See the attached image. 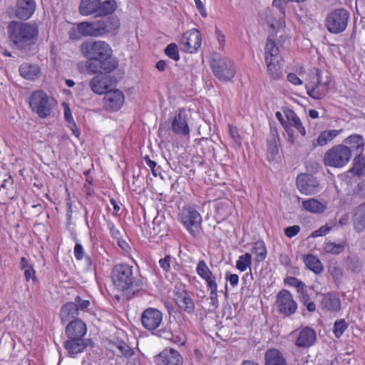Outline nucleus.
Instances as JSON below:
<instances>
[{
    "label": "nucleus",
    "mask_w": 365,
    "mask_h": 365,
    "mask_svg": "<svg viewBox=\"0 0 365 365\" xmlns=\"http://www.w3.org/2000/svg\"><path fill=\"white\" fill-rule=\"evenodd\" d=\"M82 56L87 59L86 68L90 73H109L118 66L110 45L103 41L87 40L80 45Z\"/></svg>",
    "instance_id": "1"
},
{
    "label": "nucleus",
    "mask_w": 365,
    "mask_h": 365,
    "mask_svg": "<svg viewBox=\"0 0 365 365\" xmlns=\"http://www.w3.org/2000/svg\"><path fill=\"white\" fill-rule=\"evenodd\" d=\"M38 34V26L36 22L11 21L7 26L10 46L24 55H28L34 51Z\"/></svg>",
    "instance_id": "2"
},
{
    "label": "nucleus",
    "mask_w": 365,
    "mask_h": 365,
    "mask_svg": "<svg viewBox=\"0 0 365 365\" xmlns=\"http://www.w3.org/2000/svg\"><path fill=\"white\" fill-rule=\"evenodd\" d=\"M111 279L114 287L125 292L128 299L134 297L143 288L142 277L134 273L133 267L128 264H118L111 272Z\"/></svg>",
    "instance_id": "3"
},
{
    "label": "nucleus",
    "mask_w": 365,
    "mask_h": 365,
    "mask_svg": "<svg viewBox=\"0 0 365 365\" xmlns=\"http://www.w3.org/2000/svg\"><path fill=\"white\" fill-rule=\"evenodd\" d=\"M29 107L41 118L51 115L57 103L53 98L49 97L43 90L34 91L29 98Z\"/></svg>",
    "instance_id": "4"
},
{
    "label": "nucleus",
    "mask_w": 365,
    "mask_h": 365,
    "mask_svg": "<svg viewBox=\"0 0 365 365\" xmlns=\"http://www.w3.org/2000/svg\"><path fill=\"white\" fill-rule=\"evenodd\" d=\"M215 76L220 81L226 82L234 78L236 69L234 62L219 53H214L210 60Z\"/></svg>",
    "instance_id": "5"
},
{
    "label": "nucleus",
    "mask_w": 365,
    "mask_h": 365,
    "mask_svg": "<svg viewBox=\"0 0 365 365\" xmlns=\"http://www.w3.org/2000/svg\"><path fill=\"white\" fill-rule=\"evenodd\" d=\"M351 150L345 145H337L328 150L324 156V163L326 166L342 168L351 158Z\"/></svg>",
    "instance_id": "6"
},
{
    "label": "nucleus",
    "mask_w": 365,
    "mask_h": 365,
    "mask_svg": "<svg viewBox=\"0 0 365 365\" xmlns=\"http://www.w3.org/2000/svg\"><path fill=\"white\" fill-rule=\"evenodd\" d=\"M350 14L345 9H336L329 13L326 18V27L331 34L344 31L348 24Z\"/></svg>",
    "instance_id": "7"
},
{
    "label": "nucleus",
    "mask_w": 365,
    "mask_h": 365,
    "mask_svg": "<svg viewBox=\"0 0 365 365\" xmlns=\"http://www.w3.org/2000/svg\"><path fill=\"white\" fill-rule=\"evenodd\" d=\"M179 217L192 236L196 237L199 234L202 217L195 209L190 206L183 207L179 214Z\"/></svg>",
    "instance_id": "8"
},
{
    "label": "nucleus",
    "mask_w": 365,
    "mask_h": 365,
    "mask_svg": "<svg viewBox=\"0 0 365 365\" xmlns=\"http://www.w3.org/2000/svg\"><path fill=\"white\" fill-rule=\"evenodd\" d=\"M316 71V81L309 82L306 84L305 87L309 96L313 99L320 100L322 99L329 91V81L327 80L323 82L322 80V71L317 69Z\"/></svg>",
    "instance_id": "9"
},
{
    "label": "nucleus",
    "mask_w": 365,
    "mask_h": 365,
    "mask_svg": "<svg viewBox=\"0 0 365 365\" xmlns=\"http://www.w3.org/2000/svg\"><path fill=\"white\" fill-rule=\"evenodd\" d=\"M296 185L299 190L307 195H314L321 190L319 180L312 174H299L297 177Z\"/></svg>",
    "instance_id": "10"
},
{
    "label": "nucleus",
    "mask_w": 365,
    "mask_h": 365,
    "mask_svg": "<svg viewBox=\"0 0 365 365\" xmlns=\"http://www.w3.org/2000/svg\"><path fill=\"white\" fill-rule=\"evenodd\" d=\"M276 303L278 312L285 316L292 315L297 309V304L292 294L287 289H282L278 292Z\"/></svg>",
    "instance_id": "11"
},
{
    "label": "nucleus",
    "mask_w": 365,
    "mask_h": 365,
    "mask_svg": "<svg viewBox=\"0 0 365 365\" xmlns=\"http://www.w3.org/2000/svg\"><path fill=\"white\" fill-rule=\"evenodd\" d=\"M140 321L145 329L153 333L162 323L163 313L155 308H147L143 312Z\"/></svg>",
    "instance_id": "12"
},
{
    "label": "nucleus",
    "mask_w": 365,
    "mask_h": 365,
    "mask_svg": "<svg viewBox=\"0 0 365 365\" xmlns=\"http://www.w3.org/2000/svg\"><path fill=\"white\" fill-rule=\"evenodd\" d=\"M156 365H182L183 358L174 349H165L154 358Z\"/></svg>",
    "instance_id": "13"
},
{
    "label": "nucleus",
    "mask_w": 365,
    "mask_h": 365,
    "mask_svg": "<svg viewBox=\"0 0 365 365\" xmlns=\"http://www.w3.org/2000/svg\"><path fill=\"white\" fill-rule=\"evenodd\" d=\"M201 41L200 33L198 30L193 29L183 34L180 43L182 46L181 49L183 51L193 53L200 47Z\"/></svg>",
    "instance_id": "14"
},
{
    "label": "nucleus",
    "mask_w": 365,
    "mask_h": 365,
    "mask_svg": "<svg viewBox=\"0 0 365 365\" xmlns=\"http://www.w3.org/2000/svg\"><path fill=\"white\" fill-rule=\"evenodd\" d=\"M188 119V113L185 108H180L176 111L172 121L173 132L180 135H188L190 134Z\"/></svg>",
    "instance_id": "15"
},
{
    "label": "nucleus",
    "mask_w": 365,
    "mask_h": 365,
    "mask_svg": "<svg viewBox=\"0 0 365 365\" xmlns=\"http://www.w3.org/2000/svg\"><path fill=\"white\" fill-rule=\"evenodd\" d=\"M69 38L71 40H79L82 36H97L93 21H83L73 27L68 31Z\"/></svg>",
    "instance_id": "16"
},
{
    "label": "nucleus",
    "mask_w": 365,
    "mask_h": 365,
    "mask_svg": "<svg viewBox=\"0 0 365 365\" xmlns=\"http://www.w3.org/2000/svg\"><path fill=\"white\" fill-rule=\"evenodd\" d=\"M104 107L107 110L117 111L124 103V95L120 90H110L104 96Z\"/></svg>",
    "instance_id": "17"
},
{
    "label": "nucleus",
    "mask_w": 365,
    "mask_h": 365,
    "mask_svg": "<svg viewBox=\"0 0 365 365\" xmlns=\"http://www.w3.org/2000/svg\"><path fill=\"white\" fill-rule=\"evenodd\" d=\"M97 36H103L120 26L119 19L116 16H109L98 21H93Z\"/></svg>",
    "instance_id": "18"
},
{
    "label": "nucleus",
    "mask_w": 365,
    "mask_h": 365,
    "mask_svg": "<svg viewBox=\"0 0 365 365\" xmlns=\"http://www.w3.org/2000/svg\"><path fill=\"white\" fill-rule=\"evenodd\" d=\"M90 339L86 338H68L63 343L65 349L70 356L74 357L78 354L83 352L88 346Z\"/></svg>",
    "instance_id": "19"
},
{
    "label": "nucleus",
    "mask_w": 365,
    "mask_h": 365,
    "mask_svg": "<svg viewBox=\"0 0 365 365\" xmlns=\"http://www.w3.org/2000/svg\"><path fill=\"white\" fill-rule=\"evenodd\" d=\"M67 338H84L87 333L86 323L81 319H75L69 322L65 330Z\"/></svg>",
    "instance_id": "20"
},
{
    "label": "nucleus",
    "mask_w": 365,
    "mask_h": 365,
    "mask_svg": "<svg viewBox=\"0 0 365 365\" xmlns=\"http://www.w3.org/2000/svg\"><path fill=\"white\" fill-rule=\"evenodd\" d=\"M317 341V333L311 327H305L299 332L295 340V345L299 348H309Z\"/></svg>",
    "instance_id": "21"
},
{
    "label": "nucleus",
    "mask_w": 365,
    "mask_h": 365,
    "mask_svg": "<svg viewBox=\"0 0 365 365\" xmlns=\"http://www.w3.org/2000/svg\"><path fill=\"white\" fill-rule=\"evenodd\" d=\"M36 9L35 0H17L15 15L22 20L29 19Z\"/></svg>",
    "instance_id": "22"
},
{
    "label": "nucleus",
    "mask_w": 365,
    "mask_h": 365,
    "mask_svg": "<svg viewBox=\"0 0 365 365\" xmlns=\"http://www.w3.org/2000/svg\"><path fill=\"white\" fill-rule=\"evenodd\" d=\"M175 301L181 310L187 314L194 313L195 307L193 299L186 290L178 292L175 294Z\"/></svg>",
    "instance_id": "23"
},
{
    "label": "nucleus",
    "mask_w": 365,
    "mask_h": 365,
    "mask_svg": "<svg viewBox=\"0 0 365 365\" xmlns=\"http://www.w3.org/2000/svg\"><path fill=\"white\" fill-rule=\"evenodd\" d=\"M344 143L356 157L361 156L364 146V137L359 134H352L344 140Z\"/></svg>",
    "instance_id": "24"
},
{
    "label": "nucleus",
    "mask_w": 365,
    "mask_h": 365,
    "mask_svg": "<svg viewBox=\"0 0 365 365\" xmlns=\"http://www.w3.org/2000/svg\"><path fill=\"white\" fill-rule=\"evenodd\" d=\"M282 110L286 118L285 123L287 126L290 129H292V128H296L302 136H304L306 135V129L297 113L288 108H283Z\"/></svg>",
    "instance_id": "25"
},
{
    "label": "nucleus",
    "mask_w": 365,
    "mask_h": 365,
    "mask_svg": "<svg viewBox=\"0 0 365 365\" xmlns=\"http://www.w3.org/2000/svg\"><path fill=\"white\" fill-rule=\"evenodd\" d=\"M341 132L342 129L325 130L320 132L318 137L312 140V150H314L317 147H323L328 145Z\"/></svg>",
    "instance_id": "26"
},
{
    "label": "nucleus",
    "mask_w": 365,
    "mask_h": 365,
    "mask_svg": "<svg viewBox=\"0 0 365 365\" xmlns=\"http://www.w3.org/2000/svg\"><path fill=\"white\" fill-rule=\"evenodd\" d=\"M320 306L323 309L338 312L341 309V301L335 294L328 292L322 294Z\"/></svg>",
    "instance_id": "27"
},
{
    "label": "nucleus",
    "mask_w": 365,
    "mask_h": 365,
    "mask_svg": "<svg viewBox=\"0 0 365 365\" xmlns=\"http://www.w3.org/2000/svg\"><path fill=\"white\" fill-rule=\"evenodd\" d=\"M79 314L76 303L73 302H68L65 303L61 308L60 310V318L62 324L78 319L77 317Z\"/></svg>",
    "instance_id": "28"
},
{
    "label": "nucleus",
    "mask_w": 365,
    "mask_h": 365,
    "mask_svg": "<svg viewBox=\"0 0 365 365\" xmlns=\"http://www.w3.org/2000/svg\"><path fill=\"white\" fill-rule=\"evenodd\" d=\"M264 365H287L282 354L277 349H269L264 354Z\"/></svg>",
    "instance_id": "29"
},
{
    "label": "nucleus",
    "mask_w": 365,
    "mask_h": 365,
    "mask_svg": "<svg viewBox=\"0 0 365 365\" xmlns=\"http://www.w3.org/2000/svg\"><path fill=\"white\" fill-rule=\"evenodd\" d=\"M353 225L357 232H361L365 229V204L361 203L354 209Z\"/></svg>",
    "instance_id": "30"
},
{
    "label": "nucleus",
    "mask_w": 365,
    "mask_h": 365,
    "mask_svg": "<svg viewBox=\"0 0 365 365\" xmlns=\"http://www.w3.org/2000/svg\"><path fill=\"white\" fill-rule=\"evenodd\" d=\"M152 232L153 235H160V237L168 235V225L163 215H158L155 217L152 222Z\"/></svg>",
    "instance_id": "31"
},
{
    "label": "nucleus",
    "mask_w": 365,
    "mask_h": 365,
    "mask_svg": "<svg viewBox=\"0 0 365 365\" xmlns=\"http://www.w3.org/2000/svg\"><path fill=\"white\" fill-rule=\"evenodd\" d=\"M101 0H81L78 11L82 16L95 14L96 16L99 9Z\"/></svg>",
    "instance_id": "32"
},
{
    "label": "nucleus",
    "mask_w": 365,
    "mask_h": 365,
    "mask_svg": "<svg viewBox=\"0 0 365 365\" xmlns=\"http://www.w3.org/2000/svg\"><path fill=\"white\" fill-rule=\"evenodd\" d=\"M265 61L267 57L269 60L281 61L282 58L279 53V47L277 45L276 42L268 36L265 45Z\"/></svg>",
    "instance_id": "33"
},
{
    "label": "nucleus",
    "mask_w": 365,
    "mask_h": 365,
    "mask_svg": "<svg viewBox=\"0 0 365 365\" xmlns=\"http://www.w3.org/2000/svg\"><path fill=\"white\" fill-rule=\"evenodd\" d=\"M21 76L28 80H35L38 78L40 68L37 65L24 63L19 67Z\"/></svg>",
    "instance_id": "34"
},
{
    "label": "nucleus",
    "mask_w": 365,
    "mask_h": 365,
    "mask_svg": "<svg viewBox=\"0 0 365 365\" xmlns=\"http://www.w3.org/2000/svg\"><path fill=\"white\" fill-rule=\"evenodd\" d=\"M303 208L312 213H322L327 208V203L325 202L319 201L314 198L303 200Z\"/></svg>",
    "instance_id": "35"
},
{
    "label": "nucleus",
    "mask_w": 365,
    "mask_h": 365,
    "mask_svg": "<svg viewBox=\"0 0 365 365\" xmlns=\"http://www.w3.org/2000/svg\"><path fill=\"white\" fill-rule=\"evenodd\" d=\"M89 86L97 94L106 93L108 88L106 78L101 75H97L92 78L90 81Z\"/></svg>",
    "instance_id": "36"
},
{
    "label": "nucleus",
    "mask_w": 365,
    "mask_h": 365,
    "mask_svg": "<svg viewBox=\"0 0 365 365\" xmlns=\"http://www.w3.org/2000/svg\"><path fill=\"white\" fill-rule=\"evenodd\" d=\"M304 262L306 267L318 274L323 271V265L321 261L312 254L307 255L304 257Z\"/></svg>",
    "instance_id": "37"
},
{
    "label": "nucleus",
    "mask_w": 365,
    "mask_h": 365,
    "mask_svg": "<svg viewBox=\"0 0 365 365\" xmlns=\"http://www.w3.org/2000/svg\"><path fill=\"white\" fill-rule=\"evenodd\" d=\"M345 268L352 273H359L362 269V263L357 255H349L345 259Z\"/></svg>",
    "instance_id": "38"
},
{
    "label": "nucleus",
    "mask_w": 365,
    "mask_h": 365,
    "mask_svg": "<svg viewBox=\"0 0 365 365\" xmlns=\"http://www.w3.org/2000/svg\"><path fill=\"white\" fill-rule=\"evenodd\" d=\"M117 2L115 0L100 1L99 9L96 16H103L112 14L117 9Z\"/></svg>",
    "instance_id": "39"
},
{
    "label": "nucleus",
    "mask_w": 365,
    "mask_h": 365,
    "mask_svg": "<svg viewBox=\"0 0 365 365\" xmlns=\"http://www.w3.org/2000/svg\"><path fill=\"white\" fill-rule=\"evenodd\" d=\"M231 202L224 200L218 202L216 205V214L221 220L227 218L232 213Z\"/></svg>",
    "instance_id": "40"
},
{
    "label": "nucleus",
    "mask_w": 365,
    "mask_h": 365,
    "mask_svg": "<svg viewBox=\"0 0 365 365\" xmlns=\"http://www.w3.org/2000/svg\"><path fill=\"white\" fill-rule=\"evenodd\" d=\"M265 62L270 78L274 80L279 79L282 76V66L280 65L281 61H272L267 58Z\"/></svg>",
    "instance_id": "41"
},
{
    "label": "nucleus",
    "mask_w": 365,
    "mask_h": 365,
    "mask_svg": "<svg viewBox=\"0 0 365 365\" xmlns=\"http://www.w3.org/2000/svg\"><path fill=\"white\" fill-rule=\"evenodd\" d=\"M299 296V302L307 307V309L310 312H314L316 310V305L314 302L311 301V298L308 294L307 286L298 292Z\"/></svg>",
    "instance_id": "42"
},
{
    "label": "nucleus",
    "mask_w": 365,
    "mask_h": 365,
    "mask_svg": "<svg viewBox=\"0 0 365 365\" xmlns=\"http://www.w3.org/2000/svg\"><path fill=\"white\" fill-rule=\"evenodd\" d=\"M252 252L256 255V261L262 262L267 257V248L262 240H257L253 245Z\"/></svg>",
    "instance_id": "43"
},
{
    "label": "nucleus",
    "mask_w": 365,
    "mask_h": 365,
    "mask_svg": "<svg viewBox=\"0 0 365 365\" xmlns=\"http://www.w3.org/2000/svg\"><path fill=\"white\" fill-rule=\"evenodd\" d=\"M349 171L359 177L365 175V155L355 157L353 161V167Z\"/></svg>",
    "instance_id": "44"
},
{
    "label": "nucleus",
    "mask_w": 365,
    "mask_h": 365,
    "mask_svg": "<svg viewBox=\"0 0 365 365\" xmlns=\"http://www.w3.org/2000/svg\"><path fill=\"white\" fill-rule=\"evenodd\" d=\"M275 116L277 119L280 122L282 126L283 127L284 131L287 135V140L289 143L294 144L295 143V136L293 129H290L285 123L286 119L284 118L281 112L277 111L275 113Z\"/></svg>",
    "instance_id": "45"
},
{
    "label": "nucleus",
    "mask_w": 365,
    "mask_h": 365,
    "mask_svg": "<svg viewBox=\"0 0 365 365\" xmlns=\"http://www.w3.org/2000/svg\"><path fill=\"white\" fill-rule=\"evenodd\" d=\"M345 248L344 243H334L332 242H326L324 245V250L326 253L339 255Z\"/></svg>",
    "instance_id": "46"
},
{
    "label": "nucleus",
    "mask_w": 365,
    "mask_h": 365,
    "mask_svg": "<svg viewBox=\"0 0 365 365\" xmlns=\"http://www.w3.org/2000/svg\"><path fill=\"white\" fill-rule=\"evenodd\" d=\"M252 264V255L247 252L239 257L236 262V268L241 272H244L247 267H250Z\"/></svg>",
    "instance_id": "47"
},
{
    "label": "nucleus",
    "mask_w": 365,
    "mask_h": 365,
    "mask_svg": "<svg viewBox=\"0 0 365 365\" xmlns=\"http://www.w3.org/2000/svg\"><path fill=\"white\" fill-rule=\"evenodd\" d=\"M267 143L268 158L269 160H274L279 151L277 140L274 139V138H269L267 139Z\"/></svg>",
    "instance_id": "48"
},
{
    "label": "nucleus",
    "mask_w": 365,
    "mask_h": 365,
    "mask_svg": "<svg viewBox=\"0 0 365 365\" xmlns=\"http://www.w3.org/2000/svg\"><path fill=\"white\" fill-rule=\"evenodd\" d=\"M165 53L171 59L178 61L180 59L179 51L178 46L171 43L168 44L164 50Z\"/></svg>",
    "instance_id": "49"
},
{
    "label": "nucleus",
    "mask_w": 365,
    "mask_h": 365,
    "mask_svg": "<svg viewBox=\"0 0 365 365\" xmlns=\"http://www.w3.org/2000/svg\"><path fill=\"white\" fill-rule=\"evenodd\" d=\"M348 324L344 319L335 322L334 324V334L336 338H339L347 329Z\"/></svg>",
    "instance_id": "50"
},
{
    "label": "nucleus",
    "mask_w": 365,
    "mask_h": 365,
    "mask_svg": "<svg viewBox=\"0 0 365 365\" xmlns=\"http://www.w3.org/2000/svg\"><path fill=\"white\" fill-rule=\"evenodd\" d=\"M328 269L335 282L341 281L343 277V271L336 263L329 265Z\"/></svg>",
    "instance_id": "51"
},
{
    "label": "nucleus",
    "mask_w": 365,
    "mask_h": 365,
    "mask_svg": "<svg viewBox=\"0 0 365 365\" xmlns=\"http://www.w3.org/2000/svg\"><path fill=\"white\" fill-rule=\"evenodd\" d=\"M196 272L202 279L208 275H212V273L204 260L199 261Z\"/></svg>",
    "instance_id": "52"
},
{
    "label": "nucleus",
    "mask_w": 365,
    "mask_h": 365,
    "mask_svg": "<svg viewBox=\"0 0 365 365\" xmlns=\"http://www.w3.org/2000/svg\"><path fill=\"white\" fill-rule=\"evenodd\" d=\"M284 283L292 287H294L297 289V292L302 289L306 284L301 280L298 279L294 277H287L284 279Z\"/></svg>",
    "instance_id": "53"
},
{
    "label": "nucleus",
    "mask_w": 365,
    "mask_h": 365,
    "mask_svg": "<svg viewBox=\"0 0 365 365\" xmlns=\"http://www.w3.org/2000/svg\"><path fill=\"white\" fill-rule=\"evenodd\" d=\"M117 348L120 351L121 354L125 357H129L134 354L133 350L123 341L118 342Z\"/></svg>",
    "instance_id": "54"
},
{
    "label": "nucleus",
    "mask_w": 365,
    "mask_h": 365,
    "mask_svg": "<svg viewBox=\"0 0 365 365\" xmlns=\"http://www.w3.org/2000/svg\"><path fill=\"white\" fill-rule=\"evenodd\" d=\"M74 303H76L78 311L86 312L88 309L91 302L89 300L82 299L80 296H76L74 299Z\"/></svg>",
    "instance_id": "55"
},
{
    "label": "nucleus",
    "mask_w": 365,
    "mask_h": 365,
    "mask_svg": "<svg viewBox=\"0 0 365 365\" xmlns=\"http://www.w3.org/2000/svg\"><path fill=\"white\" fill-rule=\"evenodd\" d=\"M186 336L184 333L181 331H173V339H170V341L173 343L182 346L186 343Z\"/></svg>",
    "instance_id": "56"
},
{
    "label": "nucleus",
    "mask_w": 365,
    "mask_h": 365,
    "mask_svg": "<svg viewBox=\"0 0 365 365\" xmlns=\"http://www.w3.org/2000/svg\"><path fill=\"white\" fill-rule=\"evenodd\" d=\"M156 334L159 337L163 338L167 340H170V339H173V331H172L171 329L168 327L157 330Z\"/></svg>",
    "instance_id": "57"
},
{
    "label": "nucleus",
    "mask_w": 365,
    "mask_h": 365,
    "mask_svg": "<svg viewBox=\"0 0 365 365\" xmlns=\"http://www.w3.org/2000/svg\"><path fill=\"white\" fill-rule=\"evenodd\" d=\"M284 234L285 235L289 237L292 238L294 236H296L300 231V227L299 225H292L287 227L284 229Z\"/></svg>",
    "instance_id": "58"
},
{
    "label": "nucleus",
    "mask_w": 365,
    "mask_h": 365,
    "mask_svg": "<svg viewBox=\"0 0 365 365\" xmlns=\"http://www.w3.org/2000/svg\"><path fill=\"white\" fill-rule=\"evenodd\" d=\"M289 3L287 0H273L272 6L277 8L279 12L284 15L286 13V5Z\"/></svg>",
    "instance_id": "59"
},
{
    "label": "nucleus",
    "mask_w": 365,
    "mask_h": 365,
    "mask_svg": "<svg viewBox=\"0 0 365 365\" xmlns=\"http://www.w3.org/2000/svg\"><path fill=\"white\" fill-rule=\"evenodd\" d=\"M202 279L206 282L207 287L210 290L217 289L216 278L212 273V275H208Z\"/></svg>",
    "instance_id": "60"
},
{
    "label": "nucleus",
    "mask_w": 365,
    "mask_h": 365,
    "mask_svg": "<svg viewBox=\"0 0 365 365\" xmlns=\"http://www.w3.org/2000/svg\"><path fill=\"white\" fill-rule=\"evenodd\" d=\"M230 135L232 138L238 144L241 143V136L238 133L237 127L229 125Z\"/></svg>",
    "instance_id": "61"
},
{
    "label": "nucleus",
    "mask_w": 365,
    "mask_h": 365,
    "mask_svg": "<svg viewBox=\"0 0 365 365\" xmlns=\"http://www.w3.org/2000/svg\"><path fill=\"white\" fill-rule=\"evenodd\" d=\"M63 106L64 108V118L65 120L67 121L69 123H75L74 120L72 117L71 110L69 108V106L66 103H63Z\"/></svg>",
    "instance_id": "62"
},
{
    "label": "nucleus",
    "mask_w": 365,
    "mask_h": 365,
    "mask_svg": "<svg viewBox=\"0 0 365 365\" xmlns=\"http://www.w3.org/2000/svg\"><path fill=\"white\" fill-rule=\"evenodd\" d=\"M170 260L171 257L170 255H166L164 258L159 260L160 266L164 271L168 272L170 270Z\"/></svg>",
    "instance_id": "63"
},
{
    "label": "nucleus",
    "mask_w": 365,
    "mask_h": 365,
    "mask_svg": "<svg viewBox=\"0 0 365 365\" xmlns=\"http://www.w3.org/2000/svg\"><path fill=\"white\" fill-rule=\"evenodd\" d=\"M307 170L314 173H318L321 169V165L315 161H309L306 164Z\"/></svg>",
    "instance_id": "64"
}]
</instances>
